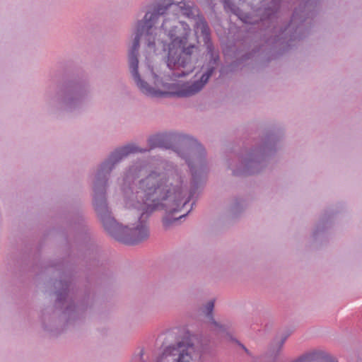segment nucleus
<instances>
[{"label":"nucleus","mask_w":362,"mask_h":362,"mask_svg":"<svg viewBox=\"0 0 362 362\" xmlns=\"http://www.w3.org/2000/svg\"><path fill=\"white\" fill-rule=\"evenodd\" d=\"M144 170V169H139V173H141V172H143Z\"/></svg>","instance_id":"12"},{"label":"nucleus","mask_w":362,"mask_h":362,"mask_svg":"<svg viewBox=\"0 0 362 362\" xmlns=\"http://www.w3.org/2000/svg\"><path fill=\"white\" fill-rule=\"evenodd\" d=\"M168 6L171 8V7L174 6V5L173 4H169Z\"/></svg>","instance_id":"11"},{"label":"nucleus","mask_w":362,"mask_h":362,"mask_svg":"<svg viewBox=\"0 0 362 362\" xmlns=\"http://www.w3.org/2000/svg\"><path fill=\"white\" fill-rule=\"evenodd\" d=\"M214 307V303L213 300L209 301L205 306V311L206 315H211Z\"/></svg>","instance_id":"9"},{"label":"nucleus","mask_w":362,"mask_h":362,"mask_svg":"<svg viewBox=\"0 0 362 362\" xmlns=\"http://www.w3.org/2000/svg\"><path fill=\"white\" fill-rule=\"evenodd\" d=\"M203 69V68H202ZM214 71V67H209L204 71L201 70L195 74L194 80L192 83L177 84V89L172 93L178 97H189L199 92L207 83Z\"/></svg>","instance_id":"3"},{"label":"nucleus","mask_w":362,"mask_h":362,"mask_svg":"<svg viewBox=\"0 0 362 362\" xmlns=\"http://www.w3.org/2000/svg\"><path fill=\"white\" fill-rule=\"evenodd\" d=\"M195 355L197 354L192 344L188 341H180L176 346L167 347L156 362H163V360L171 356H177L175 358V362H191Z\"/></svg>","instance_id":"4"},{"label":"nucleus","mask_w":362,"mask_h":362,"mask_svg":"<svg viewBox=\"0 0 362 362\" xmlns=\"http://www.w3.org/2000/svg\"><path fill=\"white\" fill-rule=\"evenodd\" d=\"M138 151H141V150L139 149L134 145H128L115 151L111 154L108 161L104 163L102 165L101 171H110L111 170L112 165H113L115 163L118 162L124 157L128 156L129 153Z\"/></svg>","instance_id":"5"},{"label":"nucleus","mask_w":362,"mask_h":362,"mask_svg":"<svg viewBox=\"0 0 362 362\" xmlns=\"http://www.w3.org/2000/svg\"><path fill=\"white\" fill-rule=\"evenodd\" d=\"M135 175H136V170L130 169L127 175V179H130L131 177H133Z\"/></svg>","instance_id":"10"},{"label":"nucleus","mask_w":362,"mask_h":362,"mask_svg":"<svg viewBox=\"0 0 362 362\" xmlns=\"http://www.w3.org/2000/svg\"><path fill=\"white\" fill-rule=\"evenodd\" d=\"M193 146H190L188 148L189 153L192 157V160L187 159V162L189 167L192 170L197 164L202 165L203 162V156L204 155V149L201 144L193 140Z\"/></svg>","instance_id":"6"},{"label":"nucleus","mask_w":362,"mask_h":362,"mask_svg":"<svg viewBox=\"0 0 362 362\" xmlns=\"http://www.w3.org/2000/svg\"><path fill=\"white\" fill-rule=\"evenodd\" d=\"M181 181L177 175L173 173L151 172L144 179L139 181L136 189L128 197L126 206L134 208L140 215L137 223L133 227H123L116 222L107 210L105 198V185L99 186L97 182L94 185V205L105 230L115 239L128 245L137 244L148 238L149 233L144 218H146L153 210L162 206L166 208L168 214L163 219L165 228H168L178 219L170 216L180 210L189 199H184L183 191L180 186Z\"/></svg>","instance_id":"1"},{"label":"nucleus","mask_w":362,"mask_h":362,"mask_svg":"<svg viewBox=\"0 0 362 362\" xmlns=\"http://www.w3.org/2000/svg\"><path fill=\"white\" fill-rule=\"evenodd\" d=\"M199 31H201V33L203 35L204 40H208L209 36V29L206 23L203 20L199 21L196 25V33H198Z\"/></svg>","instance_id":"7"},{"label":"nucleus","mask_w":362,"mask_h":362,"mask_svg":"<svg viewBox=\"0 0 362 362\" xmlns=\"http://www.w3.org/2000/svg\"><path fill=\"white\" fill-rule=\"evenodd\" d=\"M167 9L168 6L159 7L156 12L146 13L144 21L138 23L136 34L129 52V68L135 82L144 93L153 97L165 93L151 88L141 79L139 74L137 52L139 40L143 37L148 47L158 46L163 51L168 50L167 65L174 71L173 77L180 78L187 75L194 68L191 56L197 47L187 45V38L191 31L189 25L173 18L165 19L160 28L156 26L160 16Z\"/></svg>","instance_id":"2"},{"label":"nucleus","mask_w":362,"mask_h":362,"mask_svg":"<svg viewBox=\"0 0 362 362\" xmlns=\"http://www.w3.org/2000/svg\"><path fill=\"white\" fill-rule=\"evenodd\" d=\"M165 136L163 135H156L152 138L150 139L149 142L151 144V146L152 148L153 147H165L167 146H164L163 141L165 139Z\"/></svg>","instance_id":"8"}]
</instances>
